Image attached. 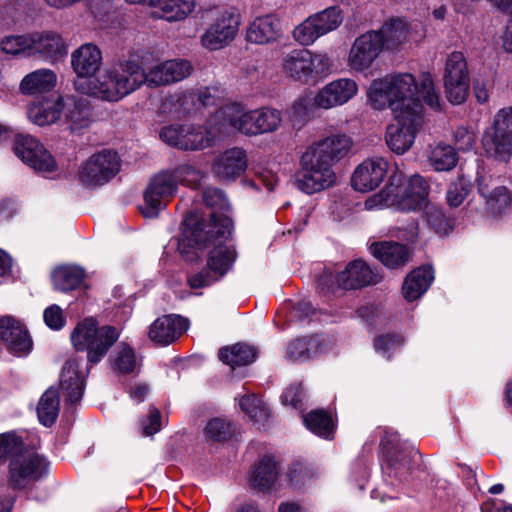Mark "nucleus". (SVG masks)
Returning a JSON list of instances; mask_svg holds the SVG:
<instances>
[{
	"instance_id": "774afa93",
	"label": "nucleus",
	"mask_w": 512,
	"mask_h": 512,
	"mask_svg": "<svg viewBox=\"0 0 512 512\" xmlns=\"http://www.w3.org/2000/svg\"><path fill=\"white\" fill-rule=\"evenodd\" d=\"M477 187L479 194L483 197L482 187H486L488 190L493 191L494 188L500 184V178L494 177L489 171H486L485 168H478L477 170Z\"/></svg>"
},
{
	"instance_id": "052dcab7",
	"label": "nucleus",
	"mask_w": 512,
	"mask_h": 512,
	"mask_svg": "<svg viewBox=\"0 0 512 512\" xmlns=\"http://www.w3.org/2000/svg\"><path fill=\"white\" fill-rule=\"evenodd\" d=\"M185 125H170L163 127L160 132V138L170 146L180 149V142L184 138Z\"/></svg>"
},
{
	"instance_id": "8fccbe9b",
	"label": "nucleus",
	"mask_w": 512,
	"mask_h": 512,
	"mask_svg": "<svg viewBox=\"0 0 512 512\" xmlns=\"http://www.w3.org/2000/svg\"><path fill=\"white\" fill-rule=\"evenodd\" d=\"M235 431L234 425L222 418L211 419L204 429L205 437L213 442L229 440Z\"/></svg>"
},
{
	"instance_id": "b1692460",
	"label": "nucleus",
	"mask_w": 512,
	"mask_h": 512,
	"mask_svg": "<svg viewBox=\"0 0 512 512\" xmlns=\"http://www.w3.org/2000/svg\"><path fill=\"white\" fill-rule=\"evenodd\" d=\"M149 87H160L179 82L188 77L192 66L187 60L174 59L156 64L149 69Z\"/></svg>"
},
{
	"instance_id": "e2e57ef3",
	"label": "nucleus",
	"mask_w": 512,
	"mask_h": 512,
	"mask_svg": "<svg viewBox=\"0 0 512 512\" xmlns=\"http://www.w3.org/2000/svg\"><path fill=\"white\" fill-rule=\"evenodd\" d=\"M476 136L466 127H458L454 132L455 146L459 151H469L474 147Z\"/></svg>"
},
{
	"instance_id": "20e7f679",
	"label": "nucleus",
	"mask_w": 512,
	"mask_h": 512,
	"mask_svg": "<svg viewBox=\"0 0 512 512\" xmlns=\"http://www.w3.org/2000/svg\"><path fill=\"white\" fill-rule=\"evenodd\" d=\"M351 145V139L342 133L325 136L310 144L300 159L297 187L306 194H314L334 185L333 166L349 153Z\"/></svg>"
},
{
	"instance_id": "79ce46f5",
	"label": "nucleus",
	"mask_w": 512,
	"mask_h": 512,
	"mask_svg": "<svg viewBox=\"0 0 512 512\" xmlns=\"http://www.w3.org/2000/svg\"><path fill=\"white\" fill-rule=\"evenodd\" d=\"M59 394L56 389L49 388L41 396L38 406L37 415L41 424L46 427L52 426L59 414Z\"/></svg>"
},
{
	"instance_id": "c9c22d12",
	"label": "nucleus",
	"mask_w": 512,
	"mask_h": 512,
	"mask_svg": "<svg viewBox=\"0 0 512 512\" xmlns=\"http://www.w3.org/2000/svg\"><path fill=\"white\" fill-rule=\"evenodd\" d=\"M112 369L121 375H136L140 371L141 359L126 342H120L110 357Z\"/></svg>"
},
{
	"instance_id": "6e6d98bb",
	"label": "nucleus",
	"mask_w": 512,
	"mask_h": 512,
	"mask_svg": "<svg viewBox=\"0 0 512 512\" xmlns=\"http://www.w3.org/2000/svg\"><path fill=\"white\" fill-rule=\"evenodd\" d=\"M392 236L402 241L414 243L419 237V223L416 219L398 221L397 226L392 231Z\"/></svg>"
},
{
	"instance_id": "680f3d73",
	"label": "nucleus",
	"mask_w": 512,
	"mask_h": 512,
	"mask_svg": "<svg viewBox=\"0 0 512 512\" xmlns=\"http://www.w3.org/2000/svg\"><path fill=\"white\" fill-rule=\"evenodd\" d=\"M43 318L45 324L52 330H60L65 325L62 309L55 304L44 310Z\"/></svg>"
},
{
	"instance_id": "37998d69",
	"label": "nucleus",
	"mask_w": 512,
	"mask_h": 512,
	"mask_svg": "<svg viewBox=\"0 0 512 512\" xmlns=\"http://www.w3.org/2000/svg\"><path fill=\"white\" fill-rule=\"evenodd\" d=\"M303 423L312 433L330 439L334 433V422L329 413L324 410H312L303 416Z\"/></svg>"
},
{
	"instance_id": "39448f33",
	"label": "nucleus",
	"mask_w": 512,
	"mask_h": 512,
	"mask_svg": "<svg viewBox=\"0 0 512 512\" xmlns=\"http://www.w3.org/2000/svg\"><path fill=\"white\" fill-rule=\"evenodd\" d=\"M149 72L135 60H121L89 84L85 81L77 83V91L104 101H118L147 84Z\"/></svg>"
},
{
	"instance_id": "7c9ffc66",
	"label": "nucleus",
	"mask_w": 512,
	"mask_h": 512,
	"mask_svg": "<svg viewBox=\"0 0 512 512\" xmlns=\"http://www.w3.org/2000/svg\"><path fill=\"white\" fill-rule=\"evenodd\" d=\"M62 112L71 132H80L86 129L92 120L91 106L87 100L82 98H63Z\"/></svg>"
},
{
	"instance_id": "0e129e2a",
	"label": "nucleus",
	"mask_w": 512,
	"mask_h": 512,
	"mask_svg": "<svg viewBox=\"0 0 512 512\" xmlns=\"http://www.w3.org/2000/svg\"><path fill=\"white\" fill-rule=\"evenodd\" d=\"M277 182L278 179L276 175L269 170L258 172L256 173L255 178L245 181V183L253 189L257 190L262 185L268 191H273Z\"/></svg>"
},
{
	"instance_id": "a878e982",
	"label": "nucleus",
	"mask_w": 512,
	"mask_h": 512,
	"mask_svg": "<svg viewBox=\"0 0 512 512\" xmlns=\"http://www.w3.org/2000/svg\"><path fill=\"white\" fill-rule=\"evenodd\" d=\"M379 281L378 274L362 260L350 262L346 268L337 274V287L344 290H355Z\"/></svg>"
},
{
	"instance_id": "58836bf2",
	"label": "nucleus",
	"mask_w": 512,
	"mask_h": 512,
	"mask_svg": "<svg viewBox=\"0 0 512 512\" xmlns=\"http://www.w3.org/2000/svg\"><path fill=\"white\" fill-rule=\"evenodd\" d=\"M257 357V350L255 347L245 343H237L231 347H223L219 350L220 360L231 366L233 369L236 366L249 365L255 361Z\"/></svg>"
},
{
	"instance_id": "e433bc0d",
	"label": "nucleus",
	"mask_w": 512,
	"mask_h": 512,
	"mask_svg": "<svg viewBox=\"0 0 512 512\" xmlns=\"http://www.w3.org/2000/svg\"><path fill=\"white\" fill-rule=\"evenodd\" d=\"M278 478V468L273 458L265 456L255 466L251 476L250 485L258 490L266 491L271 489Z\"/></svg>"
},
{
	"instance_id": "aec40b11",
	"label": "nucleus",
	"mask_w": 512,
	"mask_h": 512,
	"mask_svg": "<svg viewBox=\"0 0 512 512\" xmlns=\"http://www.w3.org/2000/svg\"><path fill=\"white\" fill-rule=\"evenodd\" d=\"M101 65L102 54L96 45L86 43L73 51L71 54V66L78 76L74 82L75 89L77 90V83L79 81L92 84L98 80L99 75L95 76V73L100 69Z\"/></svg>"
},
{
	"instance_id": "7ed1b4c3",
	"label": "nucleus",
	"mask_w": 512,
	"mask_h": 512,
	"mask_svg": "<svg viewBox=\"0 0 512 512\" xmlns=\"http://www.w3.org/2000/svg\"><path fill=\"white\" fill-rule=\"evenodd\" d=\"M429 186L418 174L406 179L403 174L395 173L389 183L379 193L371 196L365 206L372 208H395L401 211H415L424 206L427 225L438 235H447L453 227L452 220L442 208L426 203Z\"/></svg>"
},
{
	"instance_id": "c756f323",
	"label": "nucleus",
	"mask_w": 512,
	"mask_h": 512,
	"mask_svg": "<svg viewBox=\"0 0 512 512\" xmlns=\"http://www.w3.org/2000/svg\"><path fill=\"white\" fill-rule=\"evenodd\" d=\"M132 4H148L157 8L153 12L154 16L172 21H180L187 17L193 11V0H127Z\"/></svg>"
},
{
	"instance_id": "338daca9",
	"label": "nucleus",
	"mask_w": 512,
	"mask_h": 512,
	"mask_svg": "<svg viewBox=\"0 0 512 512\" xmlns=\"http://www.w3.org/2000/svg\"><path fill=\"white\" fill-rule=\"evenodd\" d=\"M197 100L203 107L216 106L220 103V91L216 87H204L197 91Z\"/></svg>"
},
{
	"instance_id": "09e8293b",
	"label": "nucleus",
	"mask_w": 512,
	"mask_h": 512,
	"mask_svg": "<svg viewBox=\"0 0 512 512\" xmlns=\"http://www.w3.org/2000/svg\"><path fill=\"white\" fill-rule=\"evenodd\" d=\"M25 444L21 436L15 431H9L0 434V464L7 461L8 458L23 454Z\"/></svg>"
},
{
	"instance_id": "13d9d810",
	"label": "nucleus",
	"mask_w": 512,
	"mask_h": 512,
	"mask_svg": "<svg viewBox=\"0 0 512 512\" xmlns=\"http://www.w3.org/2000/svg\"><path fill=\"white\" fill-rule=\"evenodd\" d=\"M404 339L399 335L386 334L375 338V349L386 356L388 359L391 357V352L400 347Z\"/></svg>"
},
{
	"instance_id": "393cba45",
	"label": "nucleus",
	"mask_w": 512,
	"mask_h": 512,
	"mask_svg": "<svg viewBox=\"0 0 512 512\" xmlns=\"http://www.w3.org/2000/svg\"><path fill=\"white\" fill-rule=\"evenodd\" d=\"M212 168L221 181H234L247 168L246 152L238 147L227 149L214 159Z\"/></svg>"
},
{
	"instance_id": "f257e3e1",
	"label": "nucleus",
	"mask_w": 512,
	"mask_h": 512,
	"mask_svg": "<svg viewBox=\"0 0 512 512\" xmlns=\"http://www.w3.org/2000/svg\"><path fill=\"white\" fill-rule=\"evenodd\" d=\"M120 337V331L111 325L99 326L96 319L89 317L79 322L71 333V342L76 351L87 352V363L82 368L83 359L71 357L62 370L60 387L66 401L77 403L83 396L84 381L93 365L107 355Z\"/></svg>"
},
{
	"instance_id": "423d86ee",
	"label": "nucleus",
	"mask_w": 512,
	"mask_h": 512,
	"mask_svg": "<svg viewBox=\"0 0 512 512\" xmlns=\"http://www.w3.org/2000/svg\"><path fill=\"white\" fill-rule=\"evenodd\" d=\"M417 84L410 73L386 75L374 80L369 88L368 98L376 109L390 108L394 114L399 112H422V104L415 98Z\"/></svg>"
},
{
	"instance_id": "4c0bfd02",
	"label": "nucleus",
	"mask_w": 512,
	"mask_h": 512,
	"mask_svg": "<svg viewBox=\"0 0 512 512\" xmlns=\"http://www.w3.org/2000/svg\"><path fill=\"white\" fill-rule=\"evenodd\" d=\"M382 38L383 47L387 50L398 48L408 40L407 23L401 18H391L377 31Z\"/></svg>"
},
{
	"instance_id": "ddd939ff",
	"label": "nucleus",
	"mask_w": 512,
	"mask_h": 512,
	"mask_svg": "<svg viewBox=\"0 0 512 512\" xmlns=\"http://www.w3.org/2000/svg\"><path fill=\"white\" fill-rule=\"evenodd\" d=\"M422 122V112H417V109L394 114V122L386 128L385 139L389 149L399 155L407 152L412 147Z\"/></svg>"
},
{
	"instance_id": "4d7b16f0",
	"label": "nucleus",
	"mask_w": 512,
	"mask_h": 512,
	"mask_svg": "<svg viewBox=\"0 0 512 512\" xmlns=\"http://www.w3.org/2000/svg\"><path fill=\"white\" fill-rule=\"evenodd\" d=\"M306 394L301 383L292 384L286 388L281 396L284 405H291L293 408L303 411L305 406Z\"/></svg>"
},
{
	"instance_id": "a19ab883",
	"label": "nucleus",
	"mask_w": 512,
	"mask_h": 512,
	"mask_svg": "<svg viewBox=\"0 0 512 512\" xmlns=\"http://www.w3.org/2000/svg\"><path fill=\"white\" fill-rule=\"evenodd\" d=\"M84 277L85 272L79 266H62L55 269L52 274L55 289L63 292L79 287Z\"/></svg>"
},
{
	"instance_id": "69168bd1",
	"label": "nucleus",
	"mask_w": 512,
	"mask_h": 512,
	"mask_svg": "<svg viewBox=\"0 0 512 512\" xmlns=\"http://www.w3.org/2000/svg\"><path fill=\"white\" fill-rule=\"evenodd\" d=\"M141 426L145 435H153L161 429V414L160 411L152 407L149 410L148 416L141 420Z\"/></svg>"
},
{
	"instance_id": "bf43d9fd",
	"label": "nucleus",
	"mask_w": 512,
	"mask_h": 512,
	"mask_svg": "<svg viewBox=\"0 0 512 512\" xmlns=\"http://www.w3.org/2000/svg\"><path fill=\"white\" fill-rule=\"evenodd\" d=\"M315 473L310 467L301 463H295L289 472L290 482L300 488L314 477Z\"/></svg>"
},
{
	"instance_id": "f8f14e48",
	"label": "nucleus",
	"mask_w": 512,
	"mask_h": 512,
	"mask_svg": "<svg viewBox=\"0 0 512 512\" xmlns=\"http://www.w3.org/2000/svg\"><path fill=\"white\" fill-rule=\"evenodd\" d=\"M342 21L341 9L338 6H331L309 16L295 27L293 37L301 45L309 46L318 38L336 30Z\"/></svg>"
},
{
	"instance_id": "4be33fe9",
	"label": "nucleus",
	"mask_w": 512,
	"mask_h": 512,
	"mask_svg": "<svg viewBox=\"0 0 512 512\" xmlns=\"http://www.w3.org/2000/svg\"><path fill=\"white\" fill-rule=\"evenodd\" d=\"M358 92V85L353 79L340 78L334 80L315 95V105L322 109H330L343 105L352 99Z\"/></svg>"
},
{
	"instance_id": "de8ad7c7",
	"label": "nucleus",
	"mask_w": 512,
	"mask_h": 512,
	"mask_svg": "<svg viewBox=\"0 0 512 512\" xmlns=\"http://www.w3.org/2000/svg\"><path fill=\"white\" fill-rule=\"evenodd\" d=\"M457 154L453 147L446 144H438L429 154L430 165L436 171H449L456 166Z\"/></svg>"
},
{
	"instance_id": "864d4df0",
	"label": "nucleus",
	"mask_w": 512,
	"mask_h": 512,
	"mask_svg": "<svg viewBox=\"0 0 512 512\" xmlns=\"http://www.w3.org/2000/svg\"><path fill=\"white\" fill-rule=\"evenodd\" d=\"M31 34L7 36L1 42L6 54L31 56Z\"/></svg>"
},
{
	"instance_id": "2f4dec72",
	"label": "nucleus",
	"mask_w": 512,
	"mask_h": 512,
	"mask_svg": "<svg viewBox=\"0 0 512 512\" xmlns=\"http://www.w3.org/2000/svg\"><path fill=\"white\" fill-rule=\"evenodd\" d=\"M62 97H44L32 102L27 108V116L38 126L56 122L62 113Z\"/></svg>"
},
{
	"instance_id": "3c124183",
	"label": "nucleus",
	"mask_w": 512,
	"mask_h": 512,
	"mask_svg": "<svg viewBox=\"0 0 512 512\" xmlns=\"http://www.w3.org/2000/svg\"><path fill=\"white\" fill-rule=\"evenodd\" d=\"M203 201L206 206L221 211V214H217V212H212L210 214V223L212 221V214H215L217 218L228 217L225 212H228L230 209V205L226 195L220 189L214 187H208L203 191Z\"/></svg>"
},
{
	"instance_id": "6ab92c4d",
	"label": "nucleus",
	"mask_w": 512,
	"mask_h": 512,
	"mask_svg": "<svg viewBox=\"0 0 512 512\" xmlns=\"http://www.w3.org/2000/svg\"><path fill=\"white\" fill-rule=\"evenodd\" d=\"M385 456L386 462L382 466L384 475L402 482L408 479L420 453L414 447L395 444L385 446Z\"/></svg>"
},
{
	"instance_id": "9d476101",
	"label": "nucleus",
	"mask_w": 512,
	"mask_h": 512,
	"mask_svg": "<svg viewBox=\"0 0 512 512\" xmlns=\"http://www.w3.org/2000/svg\"><path fill=\"white\" fill-rule=\"evenodd\" d=\"M121 161L117 152L104 149L92 154L82 163L78 177L86 187H98L109 182L120 171Z\"/></svg>"
},
{
	"instance_id": "ea45409f",
	"label": "nucleus",
	"mask_w": 512,
	"mask_h": 512,
	"mask_svg": "<svg viewBox=\"0 0 512 512\" xmlns=\"http://www.w3.org/2000/svg\"><path fill=\"white\" fill-rule=\"evenodd\" d=\"M56 75L49 69L36 70L26 75L20 84V90L26 94L48 91L55 86Z\"/></svg>"
},
{
	"instance_id": "603ef678",
	"label": "nucleus",
	"mask_w": 512,
	"mask_h": 512,
	"mask_svg": "<svg viewBox=\"0 0 512 512\" xmlns=\"http://www.w3.org/2000/svg\"><path fill=\"white\" fill-rule=\"evenodd\" d=\"M471 182L461 175L451 182L446 193L447 203L451 207L460 206L471 191Z\"/></svg>"
},
{
	"instance_id": "412c9836",
	"label": "nucleus",
	"mask_w": 512,
	"mask_h": 512,
	"mask_svg": "<svg viewBox=\"0 0 512 512\" xmlns=\"http://www.w3.org/2000/svg\"><path fill=\"white\" fill-rule=\"evenodd\" d=\"M388 166V162L382 157L364 160L353 172L351 178L353 188L360 192L376 189L386 177Z\"/></svg>"
},
{
	"instance_id": "2eb2a0df",
	"label": "nucleus",
	"mask_w": 512,
	"mask_h": 512,
	"mask_svg": "<svg viewBox=\"0 0 512 512\" xmlns=\"http://www.w3.org/2000/svg\"><path fill=\"white\" fill-rule=\"evenodd\" d=\"M443 82L446 97L450 103L457 105L467 99L470 77L463 53L456 51L447 57Z\"/></svg>"
},
{
	"instance_id": "dca6fc26",
	"label": "nucleus",
	"mask_w": 512,
	"mask_h": 512,
	"mask_svg": "<svg viewBox=\"0 0 512 512\" xmlns=\"http://www.w3.org/2000/svg\"><path fill=\"white\" fill-rule=\"evenodd\" d=\"M214 122L218 131L225 134L241 132L245 135H258L256 110L246 111L241 104L230 103L216 111Z\"/></svg>"
},
{
	"instance_id": "49530a36",
	"label": "nucleus",
	"mask_w": 512,
	"mask_h": 512,
	"mask_svg": "<svg viewBox=\"0 0 512 512\" xmlns=\"http://www.w3.org/2000/svg\"><path fill=\"white\" fill-rule=\"evenodd\" d=\"M419 101L423 103L433 111H441L444 101L442 100L439 91L436 89L433 79L429 73H424L421 76L420 84L417 85L416 91Z\"/></svg>"
},
{
	"instance_id": "473e14b6",
	"label": "nucleus",
	"mask_w": 512,
	"mask_h": 512,
	"mask_svg": "<svg viewBox=\"0 0 512 512\" xmlns=\"http://www.w3.org/2000/svg\"><path fill=\"white\" fill-rule=\"evenodd\" d=\"M370 251L386 267L392 269L403 267L411 257L407 246L393 241L373 243Z\"/></svg>"
},
{
	"instance_id": "f3484780",
	"label": "nucleus",
	"mask_w": 512,
	"mask_h": 512,
	"mask_svg": "<svg viewBox=\"0 0 512 512\" xmlns=\"http://www.w3.org/2000/svg\"><path fill=\"white\" fill-rule=\"evenodd\" d=\"M13 149L15 154L37 173L48 176L56 170V162L52 155L30 135H18Z\"/></svg>"
},
{
	"instance_id": "f03ea898",
	"label": "nucleus",
	"mask_w": 512,
	"mask_h": 512,
	"mask_svg": "<svg viewBox=\"0 0 512 512\" xmlns=\"http://www.w3.org/2000/svg\"><path fill=\"white\" fill-rule=\"evenodd\" d=\"M186 237L199 248H210L207 259L208 269H202L188 278L192 289L207 287L222 278L235 261V251L225 244L232 231L229 217L217 218L212 214V221H195L193 217L184 220Z\"/></svg>"
},
{
	"instance_id": "c03bdc74",
	"label": "nucleus",
	"mask_w": 512,
	"mask_h": 512,
	"mask_svg": "<svg viewBox=\"0 0 512 512\" xmlns=\"http://www.w3.org/2000/svg\"><path fill=\"white\" fill-rule=\"evenodd\" d=\"M483 198L487 210L493 215H500L505 212L512 203V196L504 185H499L493 191L482 187Z\"/></svg>"
},
{
	"instance_id": "a211bd4d",
	"label": "nucleus",
	"mask_w": 512,
	"mask_h": 512,
	"mask_svg": "<svg viewBox=\"0 0 512 512\" xmlns=\"http://www.w3.org/2000/svg\"><path fill=\"white\" fill-rule=\"evenodd\" d=\"M383 48L382 38L377 31L360 35L350 49L348 66L354 71L364 72L372 66Z\"/></svg>"
},
{
	"instance_id": "6e6552de",
	"label": "nucleus",
	"mask_w": 512,
	"mask_h": 512,
	"mask_svg": "<svg viewBox=\"0 0 512 512\" xmlns=\"http://www.w3.org/2000/svg\"><path fill=\"white\" fill-rule=\"evenodd\" d=\"M333 61L324 52L294 49L283 53L280 68L283 75L301 84H315L331 73Z\"/></svg>"
},
{
	"instance_id": "4468645a",
	"label": "nucleus",
	"mask_w": 512,
	"mask_h": 512,
	"mask_svg": "<svg viewBox=\"0 0 512 512\" xmlns=\"http://www.w3.org/2000/svg\"><path fill=\"white\" fill-rule=\"evenodd\" d=\"M211 23L201 36V44L210 51L226 47L238 33L240 17L228 10H214L208 13Z\"/></svg>"
},
{
	"instance_id": "1a4fd4ad",
	"label": "nucleus",
	"mask_w": 512,
	"mask_h": 512,
	"mask_svg": "<svg viewBox=\"0 0 512 512\" xmlns=\"http://www.w3.org/2000/svg\"><path fill=\"white\" fill-rule=\"evenodd\" d=\"M482 146L487 156L506 161L512 155V108H503L484 131Z\"/></svg>"
},
{
	"instance_id": "72a5a7b5",
	"label": "nucleus",
	"mask_w": 512,
	"mask_h": 512,
	"mask_svg": "<svg viewBox=\"0 0 512 512\" xmlns=\"http://www.w3.org/2000/svg\"><path fill=\"white\" fill-rule=\"evenodd\" d=\"M217 127L218 124L214 122V115L208 121V128L185 125L184 138L180 142V149L199 150L211 146L217 136L224 135V133L218 131Z\"/></svg>"
},
{
	"instance_id": "5701e85b",
	"label": "nucleus",
	"mask_w": 512,
	"mask_h": 512,
	"mask_svg": "<svg viewBox=\"0 0 512 512\" xmlns=\"http://www.w3.org/2000/svg\"><path fill=\"white\" fill-rule=\"evenodd\" d=\"M0 336L8 350L15 355H24L32 349V340L26 327L12 316L0 318Z\"/></svg>"
},
{
	"instance_id": "bb28decb",
	"label": "nucleus",
	"mask_w": 512,
	"mask_h": 512,
	"mask_svg": "<svg viewBox=\"0 0 512 512\" xmlns=\"http://www.w3.org/2000/svg\"><path fill=\"white\" fill-rule=\"evenodd\" d=\"M281 35V21L273 14L255 18L246 30V40L259 45L273 43L277 41Z\"/></svg>"
},
{
	"instance_id": "f704fd0d",
	"label": "nucleus",
	"mask_w": 512,
	"mask_h": 512,
	"mask_svg": "<svg viewBox=\"0 0 512 512\" xmlns=\"http://www.w3.org/2000/svg\"><path fill=\"white\" fill-rule=\"evenodd\" d=\"M434 279L431 266H423L413 270L405 279L402 292L408 301L421 297L429 288Z\"/></svg>"
},
{
	"instance_id": "9b49d317",
	"label": "nucleus",
	"mask_w": 512,
	"mask_h": 512,
	"mask_svg": "<svg viewBox=\"0 0 512 512\" xmlns=\"http://www.w3.org/2000/svg\"><path fill=\"white\" fill-rule=\"evenodd\" d=\"M48 463L36 454L24 452L10 460L8 485L14 490L29 489L47 473Z\"/></svg>"
},
{
	"instance_id": "a18cd8bd",
	"label": "nucleus",
	"mask_w": 512,
	"mask_h": 512,
	"mask_svg": "<svg viewBox=\"0 0 512 512\" xmlns=\"http://www.w3.org/2000/svg\"><path fill=\"white\" fill-rule=\"evenodd\" d=\"M319 343L318 336L297 338L287 345V357L291 361H306L317 352Z\"/></svg>"
},
{
	"instance_id": "0eeeda50",
	"label": "nucleus",
	"mask_w": 512,
	"mask_h": 512,
	"mask_svg": "<svg viewBox=\"0 0 512 512\" xmlns=\"http://www.w3.org/2000/svg\"><path fill=\"white\" fill-rule=\"evenodd\" d=\"M202 179V174L189 164L156 174L149 182L145 192V206L142 210L145 217H155L174 197L178 185L196 188Z\"/></svg>"
},
{
	"instance_id": "cd10ccee",
	"label": "nucleus",
	"mask_w": 512,
	"mask_h": 512,
	"mask_svg": "<svg viewBox=\"0 0 512 512\" xmlns=\"http://www.w3.org/2000/svg\"><path fill=\"white\" fill-rule=\"evenodd\" d=\"M31 56L56 61L67 54V47L60 34L53 31L35 32L31 34Z\"/></svg>"
},
{
	"instance_id": "5fc2aeb1",
	"label": "nucleus",
	"mask_w": 512,
	"mask_h": 512,
	"mask_svg": "<svg viewBox=\"0 0 512 512\" xmlns=\"http://www.w3.org/2000/svg\"><path fill=\"white\" fill-rule=\"evenodd\" d=\"M258 118V134L276 131L281 122V112L273 108H261L256 110Z\"/></svg>"
},
{
	"instance_id": "c85d7f7f",
	"label": "nucleus",
	"mask_w": 512,
	"mask_h": 512,
	"mask_svg": "<svg viewBox=\"0 0 512 512\" xmlns=\"http://www.w3.org/2000/svg\"><path fill=\"white\" fill-rule=\"evenodd\" d=\"M188 327L187 320L178 315H167L156 319L149 330V338L160 345L175 341Z\"/></svg>"
}]
</instances>
